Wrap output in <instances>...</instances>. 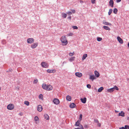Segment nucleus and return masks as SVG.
<instances>
[{
  "instance_id": "10",
  "label": "nucleus",
  "mask_w": 129,
  "mask_h": 129,
  "mask_svg": "<svg viewBox=\"0 0 129 129\" xmlns=\"http://www.w3.org/2000/svg\"><path fill=\"white\" fill-rule=\"evenodd\" d=\"M38 111L40 112H41L43 109L41 105H39L37 107Z\"/></svg>"
},
{
  "instance_id": "39",
  "label": "nucleus",
  "mask_w": 129,
  "mask_h": 129,
  "mask_svg": "<svg viewBox=\"0 0 129 129\" xmlns=\"http://www.w3.org/2000/svg\"><path fill=\"white\" fill-rule=\"evenodd\" d=\"M72 28L74 29H77L78 28L77 26H72Z\"/></svg>"
},
{
  "instance_id": "7",
  "label": "nucleus",
  "mask_w": 129,
  "mask_h": 129,
  "mask_svg": "<svg viewBox=\"0 0 129 129\" xmlns=\"http://www.w3.org/2000/svg\"><path fill=\"white\" fill-rule=\"evenodd\" d=\"M117 39L119 42L121 44H122L123 43V41L121 38L118 36L117 37Z\"/></svg>"
},
{
  "instance_id": "3",
  "label": "nucleus",
  "mask_w": 129,
  "mask_h": 129,
  "mask_svg": "<svg viewBox=\"0 0 129 129\" xmlns=\"http://www.w3.org/2000/svg\"><path fill=\"white\" fill-rule=\"evenodd\" d=\"M14 105L10 104L7 106V108L8 110H12L14 109Z\"/></svg>"
},
{
  "instance_id": "22",
  "label": "nucleus",
  "mask_w": 129,
  "mask_h": 129,
  "mask_svg": "<svg viewBox=\"0 0 129 129\" xmlns=\"http://www.w3.org/2000/svg\"><path fill=\"white\" fill-rule=\"evenodd\" d=\"M90 79H91L93 81L94 79H95V76L94 75H90Z\"/></svg>"
},
{
  "instance_id": "54",
  "label": "nucleus",
  "mask_w": 129,
  "mask_h": 129,
  "mask_svg": "<svg viewBox=\"0 0 129 129\" xmlns=\"http://www.w3.org/2000/svg\"><path fill=\"white\" fill-rule=\"evenodd\" d=\"M127 120H129V117H127Z\"/></svg>"
},
{
  "instance_id": "56",
  "label": "nucleus",
  "mask_w": 129,
  "mask_h": 129,
  "mask_svg": "<svg viewBox=\"0 0 129 129\" xmlns=\"http://www.w3.org/2000/svg\"><path fill=\"white\" fill-rule=\"evenodd\" d=\"M128 45V47H129V43H128V45Z\"/></svg>"
},
{
  "instance_id": "40",
  "label": "nucleus",
  "mask_w": 129,
  "mask_h": 129,
  "mask_svg": "<svg viewBox=\"0 0 129 129\" xmlns=\"http://www.w3.org/2000/svg\"><path fill=\"white\" fill-rule=\"evenodd\" d=\"M73 35V34L72 33H70L68 34V36H72Z\"/></svg>"
},
{
  "instance_id": "4",
  "label": "nucleus",
  "mask_w": 129,
  "mask_h": 129,
  "mask_svg": "<svg viewBox=\"0 0 129 129\" xmlns=\"http://www.w3.org/2000/svg\"><path fill=\"white\" fill-rule=\"evenodd\" d=\"M41 64L43 67L45 68H47L49 66V65L47 63L44 62H42Z\"/></svg>"
},
{
  "instance_id": "16",
  "label": "nucleus",
  "mask_w": 129,
  "mask_h": 129,
  "mask_svg": "<svg viewBox=\"0 0 129 129\" xmlns=\"http://www.w3.org/2000/svg\"><path fill=\"white\" fill-rule=\"evenodd\" d=\"M114 90V87L108 89L107 91L108 92H112Z\"/></svg>"
},
{
  "instance_id": "35",
  "label": "nucleus",
  "mask_w": 129,
  "mask_h": 129,
  "mask_svg": "<svg viewBox=\"0 0 129 129\" xmlns=\"http://www.w3.org/2000/svg\"><path fill=\"white\" fill-rule=\"evenodd\" d=\"M38 80L37 79H34V81H33V83L34 84H36L38 82Z\"/></svg>"
},
{
  "instance_id": "15",
  "label": "nucleus",
  "mask_w": 129,
  "mask_h": 129,
  "mask_svg": "<svg viewBox=\"0 0 129 129\" xmlns=\"http://www.w3.org/2000/svg\"><path fill=\"white\" fill-rule=\"evenodd\" d=\"M119 116L123 117L124 116V113L123 111H121L120 113H119Z\"/></svg>"
},
{
  "instance_id": "45",
  "label": "nucleus",
  "mask_w": 129,
  "mask_h": 129,
  "mask_svg": "<svg viewBox=\"0 0 129 129\" xmlns=\"http://www.w3.org/2000/svg\"><path fill=\"white\" fill-rule=\"evenodd\" d=\"M67 14L69 15H70L72 14V12H71L69 11V12H67Z\"/></svg>"
},
{
  "instance_id": "27",
  "label": "nucleus",
  "mask_w": 129,
  "mask_h": 129,
  "mask_svg": "<svg viewBox=\"0 0 129 129\" xmlns=\"http://www.w3.org/2000/svg\"><path fill=\"white\" fill-rule=\"evenodd\" d=\"M75 58V57H71L69 59V60L70 62H72V61H74Z\"/></svg>"
},
{
  "instance_id": "5",
  "label": "nucleus",
  "mask_w": 129,
  "mask_h": 129,
  "mask_svg": "<svg viewBox=\"0 0 129 129\" xmlns=\"http://www.w3.org/2000/svg\"><path fill=\"white\" fill-rule=\"evenodd\" d=\"M34 41V40L32 38L28 39L27 40V42L28 43L31 44L33 43Z\"/></svg>"
},
{
  "instance_id": "34",
  "label": "nucleus",
  "mask_w": 129,
  "mask_h": 129,
  "mask_svg": "<svg viewBox=\"0 0 129 129\" xmlns=\"http://www.w3.org/2000/svg\"><path fill=\"white\" fill-rule=\"evenodd\" d=\"M102 38L98 37L97 38V40L98 41H100L102 40Z\"/></svg>"
},
{
  "instance_id": "8",
  "label": "nucleus",
  "mask_w": 129,
  "mask_h": 129,
  "mask_svg": "<svg viewBox=\"0 0 129 129\" xmlns=\"http://www.w3.org/2000/svg\"><path fill=\"white\" fill-rule=\"evenodd\" d=\"M38 45V43H33L31 46V47L34 49L36 48Z\"/></svg>"
},
{
  "instance_id": "2",
  "label": "nucleus",
  "mask_w": 129,
  "mask_h": 129,
  "mask_svg": "<svg viewBox=\"0 0 129 129\" xmlns=\"http://www.w3.org/2000/svg\"><path fill=\"white\" fill-rule=\"evenodd\" d=\"M60 40L62 43L63 44V45H66L67 44L68 42L65 36H62Z\"/></svg>"
},
{
  "instance_id": "18",
  "label": "nucleus",
  "mask_w": 129,
  "mask_h": 129,
  "mask_svg": "<svg viewBox=\"0 0 129 129\" xmlns=\"http://www.w3.org/2000/svg\"><path fill=\"white\" fill-rule=\"evenodd\" d=\"M80 121H79V120H78L76 122V123L75 124V126H79V125L80 126Z\"/></svg>"
},
{
  "instance_id": "55",
  "label": "nucleus",
  "mask_w": 129,
  "mask_h": 129,
  "mask_svg": "<svg viewBox=\"0 0 129 129\" xmlns=\"http://www.w3.org/2000/svg\"><path fill=\"white\" fill-rule=\"evenodd\" d=\"M80 3H83V1H80Z\"/></svg>"
},
{
  "instance_id": "23",
  "label": "nucleus",
  "mask_w": 129,
  "mask_h": 129,
  "mask_svg": "<svg viewBox=\"0 0 129 129\" xmlns=\"http://www.w3.org/2000/svg\"><path fill=\"white\" fill-rule=\"evenodd\" d=\"M103 28L105 29L110 30V28L108 26H103Z\"/></svg>"
},
{
  "instance_id": "57",
  "label": "nucleus",
  "mask_w": 129,
  "mask_h": 129,
  "mask_svg": "<svg viewBox=\"0 0 129 129\" xmlns=\"http://www.w3.org/2000/svg\"><path fill=\"white\" fill-rule=\"evenodd\" d=\"M115 112H118V111H116V110H115Z\"/></svg>"
},
{
  "instance_id": "46",
  "label": "nucleus",
  "mask_w": 129,
  "mask_h": 129,
  "mask_svg": "<svg viewBox=\"0 0 129 129\" xmlns=\"http://www.w3.org/2000/svg\"><path fill=\"white\" fill-rule=\"evenodd\" d=\"M94 121L95 122H96L97 123H98L99 122V121H98V119H95L94 120Z\"/></svg>"
},
{
  "instance_id": "30",
  "label": "nucleus",
  "mask_w": 129,
  "mask_h": 129,
  "mask_svg": "<svg viewBox=\"0 0 129 129\" xmlns=\"http://www.w3.org/2000/svg\"><path fill=\"white\" fill-rule=\"evenodd\" d=\"M113 12L115 14H116L117 13L118 10L117 9L115 8L114 9Z\"/></svg>"
},
{
  "instance_id": "19",
  "label": "nucleus",
  "mask_w": 129,
  "mask_h": 129,
  "mask_svg": "<svg viewBox=\"0 0 129 129\" xmlns=\"http://www.w3.org/2000/svg\"><path fill=\"white\" fill-rule=\"evenodd\" d=\"M34 120L35 121L36 123H37V121H39V118L38 117V116H35V117Z\"/></svg>"
},
{
  "instance_id": "13",
  "label": "nucleus",
  "mask_w": 129,
  "mask_h": 129,
  "mask_svg": "<svg viewBox=\"0 0 129 129\" xmlns=\"http://www.w3.org/2000/svg\"><path fill=\"white\" fill-rule=\"evenodd\" d=\"M80 100L82 103H85L86 101V98H84L83 99H81Z\"/></svg>"
},
{
  "instance_id": "42",
  "label": "nucleus",
  "mask_w": 129,
  "mask_h": 129,
  "mask_svg": "<svg viewBox=\"0 0 129 129\" xmlns=\"http://www.w3.org/2000/svg\"><path fill=\"white\" fill-rule=\"evenodd\" d=\"M87 88H90L91 87V85H90L89 84H88L87 85Z\"/></svg>"
},
{
  "instance_id": "58",
  "label": "nucleus",
  "mask_w": 129,
  "mask_h": 129,
  "mask_svg": "<svg viewBox=\"0 0 129 129\" xmlns=\"http://www.w3.org/2000/svg\"><path fill=\"white\" fill-rule=\"evenodd\" d=\"M1 87H0V90H1Z\"/></svg>"
},
{
  "instance_id": "37",
  "label": "nucleus",
  "mask_w": 129,
  "mask_h": 129,
  "mask_svg": "<svg viewBox=\"0 0 129 129\" xmlns=\"http://www.w3.org/2000/svg\"><path fill=\"white\" fill-rule=\"evenodd\" d=\"M125 129H129V126L125 125L124 126Z\"/></svg>"
},
{
  "instance_id": "9",
  "label": "nucleus",
  "mask_w": 129,
  "mask_h": 129,
  "mask_svg": "<svg viewBox=\"0 0 129 129\" xmlns=\"http://www.w3.org/2000/svg\"><path fill=\"white\" fill-rule=\"evenodd\" d=\"M75 75L76 76L79 77H81L82 75V74L80 72H77L75 73Z\"/></svg>"
},
{
  "instance_id": "52",
  "label": "nucleus",
  "mask_w": 129,
  "mask_h": 129,
  "mask_svg": "<svg viewBox=\"0 0 129 129\" xmlns=\"http://www.w3.org/2000/svg\"><path fill=\"white\" fill-rule=\"evenodd\" d=\"M68 18L69 19H71V16H69L68 17Z\"/></svg>"
},
{
  "instance_id": "43",
  "label": "nucleus",
  "mask_w": 129,
  "mask_h": 129,
  "mask_svg": "<svg viewBox=\"0 0 129 129\" xmlns=\"http://www.w3.org/2000/svg\"><path fill=\"white\" fill-rule=\"evenodd\" d=\"M114 88V90L115 89L117 90H118L119 89L118 88V87L116 86H115Z\"/></svg>"
},
{
  "instance_id": "12",
  "label": "nucleus",
  "mask_w": 129,
  "mask_h": 129,
  "mask_svg": "<svg viewBox=\"0 0 129 129\" xmlns=\"http://www.w3.org/2000/svg\"><path fill=\"white\" fill-rule=\"evenodd\" d=\"M109 5L112 7H113V6L114 2L113 0H110L109 2Z\"/></svg>"
},
{
  "instance_id": "49",
  "label": "nucleus",
  "mask_w": 129,
  "mask_h": 129,
  "mask_svg": "<svg viewBox=\"0 0 129 129\" xmlns=\"http://www.w3.org/2000/svg\"><path fill=\"white\" fill-rule=\"evenodd\" d=\"M72 12L73 13H75V11L74 10H71Z\"/></svg>"
},
{
  "instance_id": "11",
  "label": "nucleus",
  "mask_w": 129,
  "mask_h": 129,
  "mask_svg": "<svg viewBox=\"0 0 129 129\" xmlns=\"http://www.w3.org/2000/svg\"><path fill=\"white\" fill-rule=\"evenodd\" d=\"M103 23L104 24L108 25L111 26L112 24L110 23L106 22L105 21H103Z\"/></svg>"
},
{
  "instance_id": "24",
  "label": "nucleus",
  "mask_w": 129,
  "mask_h": 129,
  "mask_svg": "<svg viewBox=\"0 0 129 129\" xmlns=\"http://www.w3.org/2000/svg\"><path fill=\"white\" fill-rule=\"evenodd\" d=\"M44 117L45 118L47 119V120H49V117L48 115L47 114H45L44 115Z\"/></svg>"
},
{
  "instance_id": "32",
  "label": "nucleus",
  "mask_w": 129,
  "mask_h": 129,
  "mask_svg": "<svg viewBox=\"0 0 129 129\" xmlns=\"http://www.w3.org/2000/svg\"><path fill=\"white\" fill-rule=\"evenodd\" d=\"M62 16L64 18H66L67 16V15L65 13H62Z\"/></svg>"
},
{
  "instance_id": "28",
  "label": "nucleus",
  "mask_w": 129,
  "mask_h": 129,
  "mask_svg": "<svg viewBox=\"0 0 129 129\" xmlns=\"http://www.w3.org/2000/svg\"><path fill=\"white\" fill-rule=\"evenodd\" d=\"M53 71V70H51L50 69H48L47 70V72L48 73H54Z\"/></svg>"
},
{
  "instance_id": "14",
  "label": "nucleus",
  "mask_w": 129,
  "mask_h": 129,
  "mask_svg": "<svg viewBox=\"0 0 129 129\" xmlns=\"http://www.w3.org/2000/svg\"><path fill=\"white\" fill-rule=\"evenodd\" d=\"M94 74L97 77H99L100 76V74L99 72L96 71H94Z\"/></svg>"
},
{
  "instance_id": "21",
  "label": "nucleus",
  "mask_w": 129,
  "mask_h": 129,
  "mask_svg": "<svg viewBox=\"0 0 129 129\" xmlns=\"http://www.w3.org/2000/svg\"><path fill=\"white\" fill-rule=\"evenodd\" d=\"M87 54H84L83 56L82 57V60H83L84 59H85V58L87 57Z\"/></svg>"
},
{
  "instance_id": "36",
  "label": "nucleus",
  "mask_w": 129,
  "mask_h": 129,
  "mask_svg": "<svg viewBox=\"0 0 129 129\" xmlns=\"http://www.w3.org/2000/svg\"><path fill=\"white\" fill-rule=\"evenodd\" d=\"M75 54L74 52L73 53H70L69 54V55L70 56H72Z\"/></svg>"
},
{
  "instance_id": "29",
  "label": "nucleus",
  "mask_w": 129,
  "mask_h": 129,
  "mask_svg": "<svg viewBox=\"0 0 129 129\" xmlns=\"http://www.w3.org/2000/svg\"><path fill=\"white\" fill-rule=\"evenodd\" d=\"M79 127L80 128H75L74 129H84V127L83 125L82 124H80L79 126Z\"/></svg>"
},
{
  "instance_id": "17",
  "label": "nucleus",
  "mask_w": 129,
  "mask_h": 129,
  "mask_svg": "<svg viewBox=\"0 0 129 129\" xmlns=\"http://www.w3.org/2000/svg\"><path fill=\"white\" fill-rule=\"evenodd\" d=\"M66 99L67 101H71V97L70 96L68 95L67 96Z\"/></svg>"
},
{
  "instance_id": "31",
  "label": "nucleus",
  "mask_w": 129,
  "mask_h": 129,
  "mask_svg": "<svg viewBox=\"0 0 129 129\" xmlns=\"http://www.w3.org/2000/svg\"><path fill=\"white\" fill-rule=\"evenodd\" d=\"M24 104L27 106L29 105V102L28 101H25L24 102Z\"/></svg>"
},
{
  "instance_id": "53",
  "label": "nucleus",
  "mask_w": 129,
  "mask_h": 129,
  "mask_svg": "<svg viewBox=\"0 0 129 129\" xmlns=\"http://www.w3.org/2000/svg\"><path fill=\"white\" fill-rule=\"evenodd\" d=\"M9 70L11 72V71H12V69H9Z\"/></svg>"
},
{
  "instance_id": "26",
  "label": "nucleus",
  "mask_w": 129,
  "mask_h": 129,
  "mask_svg": "<svg viewBox=\"0 0 129 129\" xmlns=\"http://www.w3.org/2000/svg\"><path fill=\"white\" fill-rule=\"evenodd\" d=\"M39 98L40 99H41L42 100H43V95L42 94H40L39 95Z\"/></svg>"
},
{
  "instance_id": "51",
  "label": "nucleus",
  "mask_w": 129,
  "mask_h": 129,
  "mask_svg": "<svg viewBox=\"0 0 129 129\" xmlns=\"http://www.w3.org/2000/svg\"><path fill=\"white\" fill-rule=\"evenodd\" d=\"M19 114L20 116H21L23 115V113L22 112H21L19 113Z\"/></svg>"
},
{
  "instance_id": "48",
  "label": "nucleus",
  "mask_w": 129,
  "mask_h": 129,
  "mask_svg": "<svg viewBox=\"0 0 129 129\" xmlns=\"http://www.w3.org/2000/svg\"><path fill=\"white\" fill-rule=\"evenodd\" d=\"M98 123V125L99 127H100L101 126V124L100 123H99V122Z\"/></svg>"
},
{
  "instance_id": "41",
  "label": "nucleus",
  "mask_w": 129,
  "mask_h": 129,
  "mask_svg": "<svg viewBox=\"0 0 129 129\" xmlns=\"http://www.w3.org/2000/svg\"><path fill=\"white\" fill-rule=\"evenodd\" d=\"M82 114H80V117H79V119H80V121H81L82 120Z\"/></svg>"
},
{
  "instance_id": "1",
  "label": "nucleus",
  "mask_w": 129,
  "mask_h": 129,
  "mask_svg": "<svg viewBox=\"0 0 129 129\" xmlns=\"http://www.w3.org/2000/svg\"><path fill=\"white\" fill-rule=\"evenodd\" d=\"M43 88L45 90H51L52 88V87L50 85H46L45 84H43L42 85Z\"/></svg>"
},
{
  "instance_id": "25",
  "label": "nucleus",
  "mask_w": 129,
  "mask_h": 129,
  "mask_svg": "<svg viewBox=\"0 0 129 129\" xmlns=\"http://www.w3.org/2000/svg\"><path fill=\"white\" fill-rule=\"evenodd\" d=\"M103 89L104 88L103 87H101L98 89V91L99 92H101Z\"/></svg>"
},
{
  "instance_id": "6",
  "label": "nucleus",
  "mask_w": 129,
  "mask_h": 129,
  "mask_svg": "<svg viewBox=\"0 0 129 129\" xmlns=\"http://www.w3.org/2000/svg\"><path fill=\"white\" fill-rule=\"evenodd\" d=\"M53 102L54 104L56 105L59 104L60 102L59 100L57 99H54L53 100Z\"/></svg>"
},
{
  "instance_id": "47",
  "label": "nucleus",
  "mask_w": 129,
  "mask_h": 129,
  "mask_svg": "<svg viewBox=\"0 0 129 129\" xmlns=\"http://www.w3.org/2000/svg\"><path fill=\"white\" fill-rule=\"evenodd\" d=\"M119 129H125V127H122L119 128Z\"/></svg>"
},
{
  "instance_id": "33",
  "label": "nucleus",
  "mask_w": 129,
  "mask_h": 129,
  "mask_svg": "<svg viewBox=\"0 0 129 129\" xmlns=\"http://www.w3.org/2000/svg\"><path fill=\"white\" fill-rule=\"evenodd\" d=\"M112 10L111 9H110L109 10V11L108 12V14L109 15H110L111 14L112 12Z\"/></svg>"
},
{
  "instance_id": "20",
  "label": "nucleus",
  "mask_w": 129,
  "mask_h": 129,
  "mask_svg": "<svg viewBox=\"0 0 129 129\" xmlns=\"http://www.w3.org/2000/svg\"><path fill=\"white\" fill-rule=\"evenodd\" d=\"M76 106V105L73 103L71 104L70 106V107L71 108H74Z\"/></svg>"
},
{
  "instance_id": "38",
  "label": "nucleus",
  "mask_w": 129,
  "mask_h": 129,
  "mask_svg": "<svg viewBox=\"0 0 129 129\" xmlns=\"http://www.w3.org/2000/svg\"><path fill=\"white\" fill-rule=\"evenodd\" d=\"M84 126L85 128H88L89 127V126L87 124H85Z\"/></svg>"
},
{
  "instance_id": "50",
  "label": "nucleus",
  "mask_w": 129,
  "mask_h": 129,
  "mask_svg": "<svg viewBox=\"0 0 129 129\" xmlns=\"http://www.w3.org/2000/svg\"><path fill=\"white\" fill-rule=\"evenodd\" d=\"M121 1V0H116V2L117 3H119Z\"/></svg>"
},
{
  "instance_id": "44",
  "label": "nucleus",
  "mask_w": 129,
  "mask_h": 129,
  "mask_svg": "<svg viewBox=\"0 0 129 129\" xmlns=\"http://www.w3.org/2000/svg\"><path fill=\"white\" fill-rule=\"evenodd\" d=\"M96 0H91V3L92 4H94L95 3Z\"/></svg>"
}]
</instances>
